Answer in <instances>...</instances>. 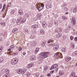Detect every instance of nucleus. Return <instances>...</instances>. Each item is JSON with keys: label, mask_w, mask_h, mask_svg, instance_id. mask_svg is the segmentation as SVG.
<instances>
[{"label": "nucleus", "mask_w": 77, "mask_h": 77, "mask_svg": "<svg viewBox=\"0 0 77 77\" xmlns=\"http://www.w3.org/2000/svg\"><path fill=\"white\" fill-rule=\"evenodd\" d=\"M54 70H52V71H51L50 72V74H52V73H53V72H54Z\"/></svg>", "instance_id": "obj_63"}, {"label": "nucleus", "mask_w": 77, "mask_h": 77, "mask_svg": "<svg viewBox=\"0 0 77 77\" xmlns=\"http://www.w3.org/2000/svg\"><path fill=\"white\" fill-rule=\"evenodd\" d=\"M66 6V4L65 3H64L63 5H62V7H65V6Z\"/></svg>", "instance_id": "obj_45"}, {"label": "nucleus", "mask_w": 77, "mask_h": 77, "mask_svg": "<svg viewBox=\"0 0 77 77\" xmlns=\"http://www.w3.org/2000/svg\"><path fill=\"white\" fill-rule=\"evenodd\" d=\"M5 8H3H3L1 11L2 12H3V11L5 10Z\"/></svg>", "instance_id": "obj_59"}, {"label": "nucleus", "mask_w": 77, "mask_h": 77, "mask_svg": "<svg viewBox=\"0 0 77 77\" xmlns=\"http://www.w3.org/2000/svg\"><path fill=\"white\" fill-rule=\"evenodd\" d=\"M49 46H54V44L52 43L49 45Z\"/></svg>", "instance_id": "obj_50"}, {"label": "nucleus", "mask_w": 77, "mask_h": 77, "mask_svg": "<svg viewBox=\"0 0 77 77\" xmlns=\"http://www.w3.org/2000/svg\"><path fill=\"white\" fill-rule=\"evenodd\" d=\"M17 74H20V69H18L17 70Z\"/></svg>", "instance_id": "obj_46"}, {"label": "nucleus", "mask_w": 77, "mask_h": 77, "mask_svg": "<svg viewBox=\"0 0 77 77\" xmlns=\"http://www.w3.org/2000/svg\"><path fill=\"white\" fill-rule=\"evenodd\" d=\"M31 9H34V6H31Z\"/></svg>", "instance_id": "obj_60"}, {"label": "nucleus", "mask_w": 77, "mask_h": 77, "mask_svg": "<svg viewBox=\"0 0 77 77\" xmlns=\"http://www.w3.org/2000/svg\"><path fill=\"white\" fill-rule=\"evenodd\" d=\"M37 7L38 8V9L39 11H41L43 8H44V4H39L38 3V5H37Z\"/></svg>", "instance_id": "obj_3"}, {"label": "nucleus", "mask_w": 77, "mask_h": 77, "mask_svg": "<svg viewBox=\"0 0 77 77\" xmlns=\"http://www.w3.org/2000/svg\"><path fill=\"white\" fill-rule=\"evenodd\" d=\"M24 30L25 31V32H26L27 33H29V30L27 29H24Z\"/></svg>", "instance_id": "obj_39"}, {"label": "nucleus", "mask_w": 77, "mask_h": 77, "mask_svg": "<svg viewBox=\"0 0 77 77\" xmlns=\"http://www.w3.org/2000/svg\"><path fill=\"white\" fill-rule=\"evenodd\" d=\"M27 71V69H20V74H21L22 75L24 74V73Z\"/></svg>", "instance_id": "obj_4"}, {"label": "nucleus", "mask_w": 77, "mask_h": 77, "mask_svg": "<svg viewBox=\"0 0 77 77\" xmlns=\"http://www.w3.org/2000/svg\"><path fill=\"white\" fill-rule=\"evenodd\" d=\"M36 17H34L33 18V21H36Z\"/></svg>", "instance_id": "obj_51"}, {"label": "nucleus", "mask_w": 77, "mask_h": 77, "mask_svg": "<svg viewBox=\"0 0 77 77\" xmlns=\"http://www.w3.org/2000/svg\"><path fill=\"white\" fill-rule=\"evenodd\" d=\"M3 77H8V75H7V74L4 75Z\"/></svg>", "instance_id": "obj_61"}, {"label": "nucleus", "mask_w": 77, "mask_h": 77, "mask_svg": "<svg viewBox=\"0 0 77 77\" xmlns=\"http://www.w3.org/2000/svg\"><path fill=\"white\" fill-rule=\"evenodd\" d=\"M62 51H63V52H65V51H66V50L65 49V48H63L62 49Z\"/></svg>", "instance_id": "obj_38"}, {"label": "nucleus", "mask_w": 77, "mask_h": 77, "mask_svg": "<svg viewBox=\"0 0 77 77\" xmlns=\"http://www.w3.org/2000/svg\"><path fill=\"white\" fill-rule=\"evenodd\" d=\"M42 16V15L41 14H39L37 15V18L38 19H39V20H40V19L41 18V17Z\"/></svg>", "instance_id": "obj_14"}, {"label": "nucleus", "mask_w": 77, "mask_h": 77, "mask_svg": "<svg viewBox=\"0 0 77 77\" xmlns=\"http://www.w3.org/2000/svg\"><path fill=\"white\" fill-rule=\"evenodd\" d=\"M20 15L21 16H23L24 15V13H23V11H22L21 10H20Z\"/></svg>", "instance_id": "obj_18"}, {"label": "nucleus", "mask_w": 77, "mask_h": 77, "mask_svg": "<svg viewBox=\"0 0 77 77\" xmlns=\"http://www.w3.org/2000/svg\"><path fill=\"white\" fill-rule=\"evenodd\" d=\"M68 8L66 7H65L64 8V11H68Z\"/></svg>", "instance_id": "obj_37"}, {"label": "nucleus", "mask_w": 77, "mask_h": 77, "mask_svg": "<svg viewBox=\"0 0 77 77\" xmlns=\"http://www.w3.org/2000/svg\"><path fill=\"white\" fill-rule=\"evenodd\" d=\"M54 40H53V39H50L48 40V44H50V42H54Z\"/></svg>", "instance_id": "obj_23"}, {"label": "nucleus", "mask_w": 77, "mask_h": 77, "mask_svg": "<svg viewBox=\"0 0 77 77\" xmlns=\"http://www.w3.org/2000/svg\"><path fill=\"white\" fill-rule=\"evenodd\" d=\"M38 25H32L31 27V28H33V29H37V28H38Z\"/></svg>", "instance_id": "obj_12"}, {"label": "nucleus", "mask_w": 77, "mask_h": 77, "mask_svg": "<svg viewBox=\"0 0 77 77\" xmlns=\"http://www.w3.org/2000/svg\"><path fill=\"white\" fill-rule=\"evenodd\" d=\"M45 42H42V43L41 44V45L43 47H44V46H45Z\"/></svg>", "instance_id": "obj_29"}, {"label": "nucleus", "mask_w": 77, "mask_h": 77, "mask_svg": "<svg viewBox=\"0 0 77 77\" xmlns=\"http://www.w3.org/2000/svg\"><path fill=\"white\" fill-rule=\"evenodd\" d=\"M62 31V28H57L55 31V32H56V33H58V32H61Z\"/></svg>", "instance_id": "obj_7"}, {"label": "nucleus", "mask_w": 77, "mask_h": 77, "mask_svg": "<svg viewBox=\"0 0 77 77\" xmlns=\"http://www.w3.org/2000/svg\"><path fill=\"white\" fill-rule=\"evenodd\" d=\"M34 65V64L33 63H31L28 64L26 66L27 68H31Z\"/></svg>", "instance_id": "obj_10"}, {"label": "nucleus", "mask_w": 77, "mask_h": 77, "mask_svg": "<svg viewBox=\"0 0 77 77\" xmlns=\"http://www.w3.org/2000/svg\"><path fill=\"white\" fill-rule=\"evenodd\" d=\"M5 72H7L8 74V73H9V70L8 69H7L5 70Z\"/></svg>", "instance_id": "obj_34"}, {"label": "nucleus", "mask_w": 77, "mask_h": 77, "mask_svg": "<svg viewBox=\"0 0 77 77\" xmlns=\"http://www.w3.org/2000/svg\"><path fill=\"white\" fill-rule=\"evenodd\" d=\"M48 69V66H45V67L44 68V70H45V71H46L47 70V69Z\"/></svg>", "instance_id": "obj_25"}, {"label": "nucleus", "mask_w": 77, "mask_h": 77, "mask_svg": "<svg viewBox=\"0 0 77 77\" xmlns=\"http://www.w3.org/2000/svg\"><path fill=\"white\" fill-rule=\"evenodd\" d=\"M26 21V19L25 18L22 19V17H20V23H24Z\"/></svg>", "instance_id": "obj_5"}, {"label": "nucleus", "mask_w": 77, "mask_h": 77, "mask_svg": "<svg viewBox=\"0 0 77 77\" xmlns=\"http://www.w3.org/2000/svg\"><path fill=\"white\" fill-rule=\"evenodd\" d=\"M35 42H32L30 43V44L32 45H35Z\"/></svg>", "instance_id": "obj_30"}, {"label": "nucleus", "mask_w": 77, "mask_h": 77, "mask_svg": "<svg viewBox=\"0 0 77 77\" xmlns=\"http://www.w3.org/2000/svg\"><path fill=\"white\" fill-rule=\"evenodd\" d=\"M40 33L41 34H44L45 33V32H44V31L43 29H42L40 31Z\"/></svg>", "instance_id": "obj_26"}, {"label": "nucleus", "mask_w": 77, "mask_h": 77, "mask_svg": "<svg viewBox=\"0 0 77 77\" xmlns=\"http://www.w3.org/2000/svg\"><path fill=\"white\" fill-rule=\"evenodd\" d=\"M39 48H37L35 51V54L37 53H38V51H39Z\"/></svg>", "instance_id": "obj_24"}, {"label": "nucleus", "mask_w": 77, "mask_h": 77, "mask_svg": "<svg viewBox=\"0 0 77 77\" xmlns=\"http://www.w3.org/2000/svg\"><path fill=\"white\" fill-rule=\"evenodd\" d=\"M42 25H43V27H46V26H47V23H46L44 22H43V23H42Z\"/></svg>", "instance_id": "obj_28"}, {"label": "nucleus", "mask_w": 77, "mask_h": 77, "mask_svg": "<svg viewBox=\"0 0 77 77\" xmlns=\"http://www.w3.org/2000/svg\"><path fill=\"white\" fill-rule=\"evenodd\" d=\"M61 36H62V34L60 33L57 35L56 37L57 38H60V37H61Z\"/></svg>", "instance_id": "obj_17"}, {"label": "nucleus", "mask_w": 77, "mask_h": 77, "mask_svg": "<svg viewBox=\"0 0 77 77\" xmlns=\"http://www.w3.org/2000/svg\"><path fill=\"white\" fill-rule=\"evenodd\" d=\"M71 59V57H67L66 59V61L67 62H68Z\"/></svg>", "instance_id": "obj_11"}, {"label": "nucleus", "mask_w": 77, "mask_h": 77, "mask_svg": "<svg viewBox=\"0 0 77 77\" xmlns=\"http://www.w3.org/2000/svg\"><path fill=\"white\" fill-rule=\"evenodd\" d=\"M18 32V29L17 28H15L13 29L12 31V32L13 33H16L17 32Z\"/></svg>", "instance_id": "obj_13"}, {"label": "nucleus", "mask_w": 77, "mask_h": 77, "mask_svg": "<svg viewBox=\"0 0 77 77\" xmlns=\"http://www.w3.org/2000/svg\"><path fill=\"white\" fill-rule=\"evenodd\" d=\"M25 15H26L27 17H29V14H25Z\"/></svg>", "instance_id": "obj_58"}, {"label": "nucleus", "mask_w": 77, "mask_h": 77, "mask_svg": "<svg viewBox=\"0 0 77 77\" xmlns=\"http://www.w3.org/2000/svg\"><path fill=\"white\" fill-rule=\"evenodd\" d=\"M72 48H75V45H74V44H72Z\"/></svg>", "instance_id": "obj_43"}, {"label": "nucleus", "mask_w": 77, "mask_h": 77, "mask_svg": "<svg viewBox=\"0 0 77 77\" xmlns=\"http://www.w3.org/2000/svg\"><path fill=\"white\" fill-rule=\"evenodd\" d=\"M46 7L47 9H49V8H51V5H48L46 4Z\"/></svg>", "instance_id": "obj_16"}, {"label": "nucleus", "mask_w": 77, "mask_h": 77, "mask_svg": "<svg viewBox=\"0 0 77 77\" xmlns=\"http://www.w3.org/2000/svg\"><path fill=\"white\" fill-rule=\"evenodd\" d=\"M53 50H54L56 51V50H57V49H56V48L55 47H54L53 48Z\"/></svg>", "instance_id": "obj_62"}, {"label": "nucleus", "mask_w": 77, "mask_h": 77, "mask_svg": "<svg viewBox=\"0 0 77 77\" xmlns=\"http://www.w3.org/2000/svg\"><path fill=\"white\" fill-rule=\"evenodd\" d=\"M3 49V47L1 46L0 47V56L1 55V52L2 51V49Z\"/></svg>", "instance_id": "obj_31"}, {"label": "nucleus", "mask_w": 77, "mask_h": 77, "mask_svg": "<svg viewBox=\"0 0 77 77\" xmlns=\"http://www.w3.org/2000/svg\"><path fill=\"white\" fill-rule=\"evenodd\" d=\"M74 39V37L72 36H70V39L71 40H72Z\"/></svg>", "instance_id": "obj_52"}, {"label": "nucleus", "mask_w": 77, "mask_h": 77, "mask_svg": "<svg viewBox=\"0 0 77 77\" xmlns=\"http://www.w3.org/2000/svg\"><path fill=\"white\" fill-rule=\"evenodd\" d=\"M63 72L61 71L59 72V74L60 76H62V75H63Z\"/></svg>", "instance_id": "obj_20"}, {"label": "nucleus", "mask_w": 77, "mask_h": 77, "mask_svg": "<svg viewBox=\"0 0 77 77\" xmlns=\"http://www.w3.org/2000/svg\"><path fill=\"white\" fill-rule=\"evenodd\" d=\"M30 38H31V39H34L35 38V37L31 35L30 36Z\"/></svg>", "instance_id": "obj_48"}, {"label": "nucleus", "mask_w": 77, "mask_h": 77, "mask_svg": "<svg viewBox=\"0 0 77 77\" xmlns=\"http://www.w3.org/2000/svg\"><path fill=\"white\" fill-rule=\"evenodd\" d=\"M60 54V53L57 52V53L55 54L54 56L55 57H56V58H57V57H60V56H59Z\"/></svg>", "instance_id": "obj_15"}, {"label": "nucleus", "mask_w": 77, "mask_h": 77, "mask_svg": "<svg viewBox=\"0 0 77 77\" xmlns=\"http://www.w3.org/2000/svg\"><path fill=\"white\" fill-rule=\"evenodd\" d=\"M74 41H77V37H75L74 38Z\"/></svg>", "instance_id": "obj_56"}, {"label": "nucleus", "mask_w": 77, "mask_h": 77, "mask_svg": "<svg viewBox=\"0 0 77 77\" xmlns=\"http://www.w3.org/2000/svg\"><path fill=\"white\" fill-rule=\"evenodd\" d=\"M69 30L68 29H65V33H68V32Z\"/></svg>", "instance_id": "obj_42"}, {"label": "nucleus", "mask_w": 77, "mask_h": 77, "mask_svg": "<svg viewBox=\"0 0 77 77\" xmlns=\"http://www.w3.org/2000/svg\"><path fill=\"white\" fill-rule=\"evenodd\" d=\"M63 38L64 39H65L66 38V36L65 35H63Z\"/></svg>", "instance_id": "obj_49"}, {"label": "nucleus", "mask_w": 77, "mask_h": 77, "mask_svg": "<svg viewBox=\"0 0 77 77\" xmlns=\"http://www.w3.org/2000/svg\"><path fill=\"white\" fill-rule=\"evenodd\" d=\"M14 12H15V10H13L10 13L11 14H14Z\"/></svg>", "instance_id": "obj_41"}, {"label": "nucleus", "mask_w": 77, "mask_h": 77, "mask_svg": "<svg viewBox=\"0 0 77 77\" xmlns=\"http://www.w3.org/2000/svg\"><path fill=\"white\" fill-rule=\"evenodd\" d=\"M75 72H72L71 75L70 77H74V76H75Z\"/></svg>", "instance_id": "obj_19"}, {"label": "nucleus", "mask_w": 77, "mask_h": 77, "mask_svg": "<svg viewBox=\"0 0 77 77\" xmlns=\"http://www.w3.org/2000/svg\"><path fill=\"white\" fill-rule=\"evenodd\" d=\"M1 24L2 26H5V25H6V23L5 22H2L1 23Z\"/></svg>", "instance_id": "obj_40"}, {"label": "nucleus", "mask_w": 77, "mask_h": 77, "mask_svg": "<svg viewBox=\"0 0 77 77\" xmlns=\"http://www.w3.org/2000/svg\"><path fill=\"white\" fill-rule=\"evenodd\" d=\"M12 22L13 23H15L16 22V20H15V19H13Z\"/></svg>", "instance_id": "obj_44"}, {"label": "nucleus", "mask_w": 77, "mask_h": 77, "mask_svg": "<svg viewBox=\"0 0 77 77\" xmlns=\"http://www.w3.org/2000/svg\"><path fill=\"white\" fill-rule=\"evenodd\" d=\"M58 66V65L57 64H54L51 67V68H50V70H51L52 69H54V68H57Z\"/></svg>", "instance_id": "obj_9"}, {"label": "nucleus", "mask_w": 77, "mask_h": 77, "mask_svg": "<svg viewBox=\"0 0 77 77\" xmlns=\"http://www.w3.org/2000/svg\"><path fill=\"white\" fill-rule=\"evenodd\" d=\"M48 54H49V53L48 52L45 53L42 52L39 54V55L40 56H42V59H45L46 57H48Z\"/></svg>", "instance_id": "obj_1"}, {"label": "nucleus", "mask_w": 77, "mask_h": 77, "mask_svg": "<svg viewBox=\"0 0 77 77\" xmlns=\"http://www.w3.org/2000/svg\"><path fill=\"white\" fill-rule=\"evenodd\" d=\"M18 62V58H14L11 61V63L12 65H16Z\"/></svg>", "instance_id": "obj_2"}, {"label": "nucleus", "mask_w": 77, "mask_h": 77, "mask_svg": "<svg viewBox=\"0 0 77 77\" xmlns=\"http://www.w3.org/2000/svg\"><path fill=\"white\" fill-rule=\"evenodd\" d=\"M62 18L63 20H66L67 19V18L65 16H63L62 17Z\"/></svg>", "instance_id": "obj_35"}, {"label": "nucleus", "mask_w": 77, "mask_h": 77, "mask_svg": "<svg viewBox=\"0 0 77 77\" xmlns=\"http://www.w3.org/2000/svg\"><path fill=\"white\" fill-rule=\"evenodd\" d=\"M72 55L73 56H77V51H75V52H73Z\"/></svg>", "instance_id": "obj_22"}, {"label": "nucleus", "mask_w": 77, "mask_h": 77, "mask_svg": "<svg viewBox=\"0 0 77 77\" xmlns=\"http://www.w3.org/2000/svg\"><path fill=\"white\" fill-rule=\"evenodd\" d=\"M39 73H37L35 74L36 77H38V76H39Z\"/></svg>", "instance_id": "obj_47"}, {"label": "nucleus", "mask_w": 77, "mask_h": 77, "mask_svg": "<svg viewBox=\"0 0 77 77\" xmlns=\"http://www.w3.org/2000/svg\"><path fill=\"white\" fill-rule=\"evenodd\" d=\"M17 54H18V53L14 52V56H16V55H17Z\"/></svg>", "instance_id": "obj_54"}, {"label": "nucleus", "mask_w": 77, "mask_h": 77, "mask_svg": "<svg viewBox=\"0 0 77 77\" xmlns=\"http://www.w3.org/2000/svg\"><path fill=\"white\" fill-rule=\"evenodd\" d=\"M71 21L72 25H73V26H75V23H76V19L75 17L72 18Z\"/></svg>", "instance_id": "obj_6"}, {"label": "nucleus", "mask_w": 77, "mask_h": 77, "mask_svg": "<svg viewBox=\"0 0 77 77\" xmlns=\"http://www.w3.org/2000/svg\"><path fill=\"white\" fill-rule=\"evenodd\" d=\"M54 47L55 48H56V49H58V48H59V45H55L54 46Z\"/></svg>", "instance_id": "obj_32"}, {"label": "nucleus", "mask_w": 77, "mask_h": 77, "mask_svg": "<svg viewBox=\"0 0 77 77\" xmlns=\"http://www.w3.org/2000/svg\"><path fill=\"white\" fill-rule=\"evenodd\" d=\"M30 59L32 61H35L36 59V57L35 55L32 56L30 57Z\"/></svg>", "instance_id": "obj_8"}, {"label": "nucleus", "mask_w": 77, "mask_h": 77, "mask_svg": "<svg viewBox=\"0 0 77 77\" xmlns=\"http://www.w3.org/2000/svg\"><path fill=\"white\" fill-rule=\"evenodd\" d=\"M26 77H28L30 75V73L29 72H27L26 74Z\"/></svg>", "instance_id": "obj_27"}, {"label": "nucleus", "mask_w": 77, "mask_h": 77, "mask_svg": "<svg viewBox=\"0 0 77 77\" xmlns=\"http://www.w3.org/2000/svg\"><path fill=\"white\" fill-rule=\"evenodd\" d=\"M11 48H14V46L13 45H12L11 46Z\"/></svg>", "instance_id": "obj_64"}, {"label": "nucleus", "mask_w": 77, "mask_h": 77, "mask_svg": "<svg viewBox=\"0 0 77 77\" xmlns=\"http://www.w3.org/2000/svg\"><path fill=\"white\" fill-rule=\"evenodd\" d=\"M7 6H8V7H10L11 6V4L10 3L8 4Z\"/></svg>", "instance_id": "obj_55"}, {"label": "nucleus", "mask_w": 77, "mask_h": 77, "mask_svg": "<svg viewBox=\"0 0 77 77\" xmlns=\"http://www.w3.org/2000/svg\"><path fill=\"white\" fill-rule=\"evenodd\" d=\"M0 35H1V36H5V34L3 33H1L0 34Z\"/></svg>", "instance_id": "obj_53"}, {"label": "nucleus", "mask_w": 77, "mask_h": 77, "mask_svg": "<svg viewBox=\"0 0 77 77\" xmlns=\"http://www.w3.org/2000/svg\"><path fill=\"white\" fill-rule=\"evenodd\" d=\"M32 33L33 34H36V31L35 30H33L32 31Z\"/></svg>", "instance_id": "obj_33"}, {"label": "nucleus", "mask_w": 77, "mask_h": 77, "mask_svg": "<svg viewBox=\"0 0 77 77\" xmlns=\"http://www.w3.org/2000/svg\"><path fill=\"white\" fill-rule=\"evenodd\" d=\"M72 55L73 56H77V51H75V52H73Z\"/></svg>", "instance_id": "obj_21"}, {"label": "nucleus", "mask_w": 77, "mask_h": 77, "mask_svg": "<svg viewBox=\"0 0 77 77\" xmlns=\"http://www.w3.org/2000/svg\"><path fill=\"white\" fill-rule=\"evenodd\" d=\"M77 12V10H76V8H74L73 10V13H75Z\"/></svg>", "instance_id": "obj_36"}, {"label": "nucleus", "mask_w": 77, "mask_h": 77, "mask_svg": "<svg viewBox=\"0 0 77 77\" xmlns=\"http://www.w3.org/2000/svg\"><path fill=\"white\" fill-rule=\"evenodd\" d=\"M51 26H52V24L51 23H49V27H51Z\"/></svg>", "instance_id": "obj_57"}]
</instances>
